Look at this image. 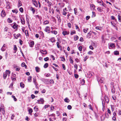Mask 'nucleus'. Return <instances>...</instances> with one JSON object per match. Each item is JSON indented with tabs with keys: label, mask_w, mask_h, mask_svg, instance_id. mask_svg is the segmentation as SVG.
<instances>
[{
	"label": "nucleus",
	"mask_w": 121,
	"mask_h": 121,
	"mask_svg": "<svg viewBox=\"0 0 121 121\" xmlns=\"http://www.w3.org/2000/svg\"><path fill=\"white\" fill-rule=\"evenodd\" d=\"M104 78L103 77L100 78V77H98L97 78V80L98 82L100 83H102L103 82Z\"/></svg>",
	"instance_id": "f257e3e1"
},
{
	"label": "nucleus",
	"mask_w": 121,
	"mask_h": 121,
	"mask_svg": "<svg viewBox=\"0 0 121 121\" xmlns=\"http://www.w3.org/2000/svg\"><path fill=\"white\" fill-rule=\"evenodd\" d=\"M104 99L106 102L107 104L108 103L109 101V99L108 97L107 96H106L105 95L104 96Z\"/></svg>",
	"instance_id": "f03ea898"
},
{
	"label": "nucleus",
	"mask_w": 121,
	"mask_h": 121,
	"mask_svg": "<svg viewBox=\"0 0 121 121\" xmlns=\"http://www.w3.org/2000/svg\"><path fill=\"white\" fill-rule=\"evenodd\" d=\"M6 45L5 44H4L1 48V50L2 51H5L6 50Z\"/></svg>",
	"instance_id": "7ed1b4c3"
},
{
	"label": "nucleus",
	"mask_w": 121,
	"mask_h": 121,
	"mask_svg": "<svg viewBox=\"0 0 121 121\" xmlns=\"http://www.w3.org/2000/svg\"><path fill=\"white\" fill-rule=\"evenodd\" d=\"M5 15L6 13L5 12V11L4 10H3L1 12V17H3L5 16Z\"/></svg>",
	"instance_id": "20e7f679"
},
{
	"label": "nucleus",
	"mask_w": 121,
	"mask_h": 121,
	"mask_svg": "<svg viewBox=\"0 0 121 121\" xmlns=\"http://www.w3.org/2000/svg\"><path fill=\"white\" fill-rule=\"evenodd\" d=\"M62 33L64 35H66L69 34V32H67L66 31H63Z\"/></svg>",
	"instance_id": "39448f33"
},
{
	"label": "nucleus",
	"mask_w": 121,
	"mask_h": 121,
	"mask_svg": "<svg viewBox=\"0 0 121 121\" xmlns=\"http://www.w3.org/2000/svg\"><path fill=\"white\" fill-rule=\"evenodd\" d=\"M90 6L91 9L92 10H94L95 9V5L93 4H90Z\"/></svg>",
	"instance_id": "423d86ee"
},
{
	"label": "nucleus",
	"mask_w": 121,
	"mask_h": 121,
	"mask_svg": "<svg viewBox=\"0 0 121 121\" xmlns=\"http://www.w3.org/2000/svg\"><path fill=\"white\" fill-rule=\"evenodd\" d=\"M18 25L15 23H14V25L12 27L14 29H16V28L17 29V26Z\"/></svg>",
	"instance_id": "0eeeda50"
},
{
	"label": "nucleus",
	"mask_w": 121,
	"mask_h": 121,
	"mask_svg": "<svg viewBox=\"0 0 121 121\" xmlns=\"http://www.w3.org/2000/svg\"><path fill=\"white\" fill-rule=\"evenodd\" d=\"M91 33L92 32L91 31H90L88 33L87 35V37L88 38H90V36L91 35Z\"/></svg>",
	"instance_id": "6e6552de"
},
{
	"label": "nucleus",
	"mask_w": 121,
	"mask_h": 121,
	"mask_svg": "<svg viewBox=\"0 0 121 121\" xmlns=\"http://www.w3.org/2000/svg\"><path fill=\"white\" fill-rule=\"evenodd\" d=\"M97 2L98 3H99L101 5H102V4L103 3H104L102 0H98Z\"/></svg>",
	"instance_id": "1a4fd4ad"
},
{
	"label": "nucleus",
	"mask_w": 121,
	"mask_h": 121,
	"mask_svg": "<svg viewBox=\"0 0 121 121\" xmlns=\"http://www.w3.org/2000/svg\"><path fill=\"white\" fill-rule=\"evenodd\" d=\"M56 17L58 19V21L60 22H61V19L60 18V16L59 15L57 14L56 15Z\"/></svg>",
	"instance_id": "9d476101"
},
{
	"label": "nucleus",
	"mask_w": 121,
	"mask_h": 121,
	"mask_svg": "<svg viewBox=\"0 0 121 121\" xmlns=\"http://www.w3.org/2000/svg\"><path fill=\"white\" fill-rule=\"evenodd\" d=\"M40 101L41 102L40 103V104H44V99L43 98H40Z\"/></svg>",
	"instance_id": "9b49d317"
},
{
	"label": "nucleus",
	"mask_w": 121,
	"mask_h": 121,
	"mask_svg": "<svg viewBox=\"0 0 121 121\" xmlns=\"http://www.w3.org/2000/svg\"><path fill=\"white\" fill-rule=\"evenodd\" d=\"M29 44L30 47H32L34 45V41H32Z\"/></svg>",
	"instance_id": "f8f14e48"
},
{
	"label": "nucleus",
	"mask_w": 121,
	"mask_h": 121,
	"mask_svg": "<svg viewBox=\"0 0 121 121\" xmlns=\"http://www.w3.org/2000/svg\"><path fill=\"white\" fill-rule=\"evenodd\" d=\"M35 70L37 72H39L40 71V68L38 67H36L35 68Z\"/></svg>",
	"instance_id": "ddd939ff"
},
{
	"label": "nucleus",
	"mask_w": 121,
	"mask_h": 121,
	"mask_svg": "<svg viewBox=\"0 0 121 121\" xmlns=\"http://www.w3.org/2000/svg\"><path fill=\"white\" fill-rule=\"evenodd\" d=\"M22 5V4L21 1L19 0L18 1V7H19Z\"/></svg>",
	"instance_id": "4468645a"
},
{
	"label": "nucleus",
	"mask_w": 121,
	"mask_h": 121,
	"mask_svg": "<svg viewBox=\"0 0 121 121\" xmlns=\"http://www.w3.org/2000/svg\"><path fill=\"white\" fill-rule=\"evenodd\" d=\"M32 77L31 76H29L28 78V81L29 82H31V81Z\"/></svg>",
	"instance_id": "2eb2a0df"
},
{
	"label": "nucleus",
	"mask_w": 121,
	"mask_h": 121,
	"mask_svg": "<svg viewBox=\"0 0 121 121\" xmlns=\"http://www.w3.org/2000/svg\"><path fill=\"white\" fill-rule=\"evenodd\" d=\"M7 74V75L9 76L10 75V71L9 70H7L5 72Z\"/></svg>",
	"instance_id": "dca6fc26"
},
{
	"label": "nucleus",
	"mask_w": 121,
	"mask_h": 121,
	"mask_svg": "<svg viewBox=\"0 0 121 121\" xmlns=\"http://www.w3.org/2000/svg\"><path fill=\"white\" fill-rule=\"evenodd\" d=\"M50 41L52 42V43H54L55 42V40L54 38H52L50 39Z\"/></svg>",
	"instance_id": "f3484780"
},
{
	"label": "nucleus",
	"mask_w": 121,
	"mask_h": 121,
	"mask_svg": "<svg viewBox=\"0 0 121 121\" xmlns=\"http://www.w3.org/2000/svg\"><path fill=\"white\" fill-rule=\"evenodd\" d=\"M85 83V81L83 79L81 80V83L82 85H84Z\"/></svg>",
	"instance_id": "a211bd4d"
},
{
	"label": "nucleus",
	"mask_w": 121,
	"mask_h": 121,
	"mask_svg": "<svg viewBox=\"0 0 121 121\" xmlns=\"http://www.w3.org/2000/svg\"><path fill=\"white\" fill-rule=\"evenodd\" d=\"M118 20L119 21V22H121V16L119 15L118 14Z\"/></svg>",
	"instance_id": "6ab92c4d"
},
{
	"label": "nucleus",
	"mask_w": 121,
	"mask_h": 121,
	"mask_svg": "<svg viewBox=\"0 0 121 121\" xmlns=\"http://www.w3.org/2000/svg\"><path fill=\"white\" fill-rule=\"evenodd\" d=\"M24 84L23 82H21L20 83V86L21 88H23L24 87Z\"/></svg>",
	"instance_id": "aec40b11"
},
{
	"label": "nucleus",
	"mask_w": 121,
	"mask_h": 121,
	"mask_svg": "<svg viewBox=\"0 0 121 121\" xmlns=\"http://www.w3.org/2000/svg\"><path fill=\"white\" fill-rule=\"evenodd\" d=\"M22 66V67H25V68H27V66L25 65V63L23 62L22 63L21 65Z\"/></svg>",
	"instance_id": "412c9836"
},
{
	"label": "nucleus",
	"mask_w": 121,
	"mask_h": 121,
	"mask_svg": "<svg viewBox=\"0 0 121 121\" xmlns=\"http://www.w3.org/2000/svg\"><path fill=\"white\" fill-rule=\"evenodd\" d=\"M30 9L31 11H32L33 14H34L35 12V10L34 8L31 7L30 8Z\"/></svg>",
	"instance_id": "4be33fe9"
},
{
	"label": "nucleus",
	"mask_w": 121,
	"mask_h": 121,
	"mask_svg": "<svg viewBox=\"0 0 121 121\" xmlns=\"http://www.w3.org/2000/svg\"><path fill=\"white\" fill-rule=\"evenodd\" d=\"M66 103H69V100L67 98H66L64 99Z\"/></svg>",
	"instance_id": "5701e85b"
},
{
	"label": "nucleus",
	"mask_w": 121,
	"mask_h": 121,
	"mask_svg": "<svg viewBox=\"0 0 121 121\" xmlns=\"http://www.w3.org/2000/svg\"><path fill=\"white\" fill-rule=\"evenodd\" d=\"M15 35V34H14V36L15 37V39H17L18 38V37H19L20 36H21V35L19 34H18L17 35V37H16L15 36H14V35Z\"/></svg>",
	"instance_id": "b1692460"
},
{
	"label": "nucleus",
	"mask_w": 121,
	"mask_h": 121,
	"mask_svg": "<svg viewBox=\"0 0 121 121\" xmlns=\"http://www.w3.org/2000/svg\"><path fill=\"white\" fill-rule=\"evenodd\" d=\"M7 75L5 73H3V77L4 79H5Z\"/></svg>",
	"instance_id": "393cba45"
},
{
	"label": "nucleus",
	"mask_w": 121,
	"mask_h": 121,
	"mask_svg": "<svg viewBox=\"0 0 121 121\" xmlns=\"http://www.w3.org/2000/svg\"><path fill=\"white\" fill-rule=\"evenodd\" d=\"M21 22L22 24L24 25L25 24V21L24 19H21Z\"/></svg>",
	"instance_id": "a878e982"
},
{
	"label": "nucleus",
	"mask_w": 121,
	"mask_h": 121,
	"mask_svg": "<svg viewBox=\"0 0 121 121\" xmlns=\"http://www.w3.org/2000/svg\"><path fill=\"white\" fill-rule=\"evenodd\" d=\"M114 52V54L115 55H118L119 54V52L118 51H115Z\"/></svg>",
	"instance_id": "bb28decb"
},
{
	"label": "nucleus",
	"mask_w": 121,
	"mask_h": 121,
	"mask_svg": "<svg viewBox=\"0 0 121 121\" xmlns=\"http://www.w3.org/2000/svg\"><path fill=\"white\" fill-rule=\"evenodd\" d=\"M48 66V63H46L44 65L43 67L45 68H47Z\"/></svg>",
	"instance_id": "cd10ccee"
},
{
	"label": "nucleus",
	"mask_w": 121,
	"mask_h": 121,
	"mask_svg": "<svg viewBox=\"0 0 121 121\" xmlns=\"http://www.w3.org/2000/svg\"><path fill=\"white\" fill-rule=\"evenodd\" d=\"M34 4L36 7H37L38 6V4L36 1L34 3Z\"/></svg>",
	"instance_id": "c85d7f7f"
},
{
	"label": "nucleus",
	"mask_w": 121,
	"mask_h": 121,
	"mask_svg": "<svg viewBox=\"0 0 121 121\" xmlns=\"http://www.w3.org/2000/svg\"><path fill=\"white\" fill-rule=\"evenodd\" d=\"M7 20L8 22L9 23H11L12 22V21L9 18H8Z\"/></svg>",
	"instance_id": "c756f323"
},
{
	"label": "nucleus",
	"mask_w": 121,
	"mask_h": 121,
	"mask_svg": "<svg viewBox=\"0 0 121 121\" xmlns=\"http://www.w3.org/2000/svg\"><path fill=\"white\" fill-rule=\"evenodd\" d=\"M51 33L52 34H54L55 35H56L57 33V32L55 30L52 31L51 32Z\"/></svg>",
	"instance_id": "7c9ffc66"
},
{
	"label": "nucleus",
	"mask_w": 121,
	"mask_h": 121,
	"mask_svg": "<svg viewBox=\"0 0 121 121\" xmlns=\"http://www.w3.org/2000/svg\"><path fill=\"white\" fill-rule=\"evenodd\" d=\"M24 33H25V34L26 36H28V31L27 30H25Z\"/></svg>",
	"instance_id": "2f4dec72"
},
{
	"label": "nucleus",
	"mask_w": 121,
	"mask_h": 121,
	"mask_svg": "<svg viewBox=\"0 0 121 121\" xmlns=\"http://www.w3.org/2000/svg\"><path fill=\"white\" fill-rule=\"evenodd\" d=\"M49 28V26L46 27V28L45 29V30H44L45 31L47 32H48V29Z\"/></svg>",
	"instance_id": "473e14b6"
},
{
	"label": "nucleus",
	"mask_w": 121,
	"mask_h": 121,
	"mask_svg": "<svg viewBox=\"0 0 121 121\" xmlns=\"http://www.w3.org/2000/svg\"><path fill=\"white\" fill-rule=\"evenodd\" d=\"M111 19L113 20H115V21H117V20L115 18V17L114 16H112L111 17Z\"/></svg>",
	"instance_id": "72a5a7b5"
},
{
	"label": "nucleus",
	"mask_w": 121,
	"mask_h": 121,
	"mask_svg": "<svg viewBox=\"0 0 121 121\" xmlns=\"http://www.w3.org/2000/svg\"><path fill=\"white\" fill-rule=\"evenodd\" d=\"M39 33L41 35V36L42 37V38H43L44 37V34L43 33L42 31H40L39 32Z\"/></svg>",
	"instance_id": "f704fd0d"
},
{
	"label": "nucleus",
	"mask_w": 121,
	"mask_h": 121,
	"mask_svg": "<svg viewBox=\"0 0 121 121\" xmlns=\"http://www.w3.org/2000/svg\"><path fill=\"white\" fill-rule=\"evenodd\" d=\"M78 36L77 35H76L75 36H74V40L75 41H76L78 39Z\"/></svg>",
	"instance_id": "c9c22d12"
},
{
	"label": "nucleus",
	"mask_w": 121,
	"mask_h": 121,
	"mask_svg": "<svg viewBox=\"0 0 121 121\" xmlns=\"http://www.w3.org/2000/svg\"><path fill=\"white\" fill-rule=\"evenodd\" d=\"M34 109L35 110V111H37L38 110V107L37 106H36L34 108Z\"/></svg>",
	"instance_id": "e433bc0d"
},
{
	"label": "nucleus",
	"mask_w": 121,
	"mask_h": 121,
	"mask_svg": "<svg viewBox=\"0 0 121 121\" xmlns=\"http://www.w3.org/2000/svg\"><path fill=\"white\" fill-rule=\"evenodd\" d=\"M29 113L30 114H31L33 111V110L32 109L30 108L29 109Z\"/></svg>",
	"instance_id": "4c0bfd02"
},
{
	"label": "nucleus",
	"mask_w": 121,
	"mask_h": 121,
	"mask_svg": "<svg viewBox=\"0 0 121 121\" xmlns=\"http://www.w3.org/2000/svg\"><path fill=\"white\" fill-rule=\"evenodd\" d=\"M110 46L112 48H113L115 46V44L114 43H111Z\"/></svg>",
	"instance_id": "58836bf2"
},
{
	"label": "nucleus",
	"mask_w": 121,
	"mask_h": 121,
	"mask_svg": "<svg viewBox=\"0 0 121 121\" xmlns=\"http://www.w3.org/2000/svg\"><path fill=\"white\" fill-rule=\"evenodd\" d=\"M77 10V9L76 8H75L74 9V13L75 15H77L78 14L77 12L76 11Z\"/></svg>",
	"instance_id": "ea45409f"
},
{
	"label": "nucleus",
	"mask_w": 121,
	"mask_h": 121,
	"mask_svg": "<svg viewBox=\"0 0 121 121\" xmlns=\"http://www.w3.org/2000/svg\"><path fill=\"white\" fill-rule=\"evenodd\" d=\"M89 56H86L84 58V61H85L88 58Z\"/></svg>",
	"instance_id": "a19ab883"
},
{
	"label": "nucleus",
	"mask_w": 121,
	"mask_h": 121,
	"mask_svg": "<svg viewBox=\"0 0 121 121\" xmlns=\"http://www.w3.org/2000/svg\"><path fill=\"white\" fill-rule=\"evenodd\" d=\"M49 106L50 105H46L44 107V109H46L47 108L49 107Z\"/></svg>",
	"instance_id": "79ce46f5"
},
{
	"label": "nucleus",
	"mask_w": 121,
	"mask_h": 121,
	"mask_svg": "<svg viewBox=\"0 0 121 121\" xmlns=\"http://www.w3.org/2000/svg\"><path fill=\"white\" fill-rule=\"evenodd\" d=\"M49 23V22L48 21L46 20L44 22V24L45 25H46L48 24Z\"/></svg>",
	"instance_id": "37998d69"
},
{
	"label": "nucleus",
	"mask_w": 121,
	"mask_h": 121,
	"mask_svg": "<svg viewBox=\"0 0 121 121\" xmlns=\"http://www.w3.org/2000/svg\"><path fill=\"white\" fill-rule=\"evenodd\" d=\"M67 108L68 109L70 110L72 108V107L70 105H68L67 106Z\"/></svg>",
	"instance_id": "c03bdc74"
},
{
	"label": "nucleus",
	"mask_w": 121,
	"mask_h": 121,
	"mask_svg": "<svg viewBox=\"0 0 121 121\" xmlns=\"http://www.w3.org/2000/svg\"><path fill=\"white\" fill-rule=\"evenodd\" d=\"M105 116L106 118H109V116L108 114L107 113H106L105 114Z\"/></svg>",
	"instance_id": "a18cd8bd"
},
{
	"label": "nucleus",
	"mask_w": 121,
	"mask_h": 121,
	"mask_svg": "<svg viewBox=\"0 0 121 121\" xmlns=\"http://www.w3.org/2000/svg\"><path fill=\"white\" fill-rule=\"evenodd\" d=\"M69 60L70 61V63H71L72 64L73 62V60H72L71 57H70L69 58Z\"/></svg>",
	"instance_id": "49530a36"
},
{
	"label": "nucleus",
	"mask_w": 121,
	"mask_h": 121,
	"mask_svg": "<svg viewBox=\"0 0 121 121\" xmlns=\"http://www.w3.org/2000/svg\"><path fill=\"white\" fill-rule=\"evenodd\" d=\"M75 27L76 29H78V31L80 29L79 28L78 25L76 24H75Z\"/></svg>",
	"instance_id": "de8ad7c7"
},
{
	"label": "nucleus",
	"mask_w": 121,
	"mask_h": 121,
	"mask_svg": "<svg viewBox=\"0 0 121 121\" xmlns=\"http://www.w3.org/2000/svg\"><path fill=\"white\" fill-rule=\"evenodd\" d=\"M92 17H94L95 16V12H92Z\"/></svg>",
	"instance_id": "09e8293b"
},
{
	"label": "nucleus",
	"mask_w": 121,
	"mask_h": 121,
	"mask_svg": "<svg viewBox=\"0 0 121 121\" xmlns=\"http://www.w3.org/2000/svg\"><path fill=\"white\" fill-rule=\"evenodd\" d=\"M6 5H7V6L10 7V6H9V5L10 4V3L8 1H6Z\"/></svg>",
	"instance_id": "8fccbe9b"
},
{
	"label": "nucleus",
	"mask_w": 121,
	"mask_h": 121,
	"mask_svg": "<svg viewBox=\"0 0 121 121\" xmlns=\"http://www.w3.org/2000/svg\"><path fill=\"white\" fill-rule=\"evenodd\" d=\"M59 42H57L56 43V44H57V47L58 48H60V46L59 45Z\"/></svg>",
	"instance_id": "3c124183"
},
{
	"label": "nucleus",
	"mask_w": 121,
	"mask_h": 121,
	"mask_svg": "<svg viewBox=\"0 0 121 121\" xmlns=\"http://www.w3.org/2000/svg\"><path fill=\"white\" fill-rule=\"evenodd\" d=\"M12 97L13 98L14 100L15 101H17V99L16 98L15 96L13 95L12 96Z\"/></svg>",
	"instance_id": "603ef678"
},
{
	"label": "nucleus",
	"mask_w": 121,
	"mask_h": 121,
	"mask_svg": "<svg viewBox=\"0 0 121 121\" xmlns=\"http://www.w3.org/2000/svg\"><path fill=\"white\" fill-rule=\"evenodd\" d=\"M19 10L21 13H23V10L22 8H20Z\"/></svg>",
	"instance_id": "864d4df0"
},
{
	"label": "nucleus",
	"mask_w": 121,
	"mask_h": 121,
	"mask_svg": "<svg viewBox=\"0 0 121 121\" xmlns=\"http://www.w3.org/2000/svg\"><path fill=\"white\" fill-rule=\"evenodd\" d=\"M14 50H15L16 51H17V47L16 45H14Z\"/></svg>",
	"instance_id": "5fc2aeb1"
},
{
	"label": "nucleus",
	"mask_w": 121,
	"mask_h": 121,
	"mask_svg": "<svg viewBox=\"0 0 121 121\" xmlns=\"http://www.w3.org/2000/svg\"><path fill=\"white\" fill-rule=\"evenodd\" d=\"M49 3H48V7H50L51 6V5L52 3L51 2H49Z\"/></svg>",
	"instance_id": "6e6d98bb"
},
{
	"label": "nucleus",
	"mask_w": 121,
	"mask_h": 121,
	"mask_svg": "<svg viewBox=\"0 0 121 121\" xmlns=\"http://www.w3.org/2000/svg\"><path fill=\"white\" fill-rule=\"evenodd\" d=\"M63 14L65 16H66V14H67V12L65 11H63Z\"/></svg>",
	"instance_id": "4d7b16f0"
},
{
	"label": "nucleus",
	"mask_w": 121,
	"mask_h": 121,
	"mask_svg": "<svg viewBox=\"0 0 121 121\" xmlns=\"http://www.w3.org/2000/svg\"><path fill=\"white\" fill-rule=\"evenodd\" d=\"M82 47L81 46H80L79 47L78 49L80 51H82Z\"/></svg>",
	"instance_id": "13d9d810"
},
{
	"label": "nucleus",
	"mask_w": 121,
	"mask_h": 121,
	"mask_svg": "<svg viewBox=\"0 0 121 121\" xmlns=\"http://www.w3.org/2000/svg\"><path fill=\"white\" fill-rule=\"evenodd\" d=\"M74 77L76 78H77L78 77V75L77 74H74Z\"/></svg>",
	"instance_id": "bf43d9fd"
},
{
	"label": "nucleus",
	"mask_w": 121,
	"mask_h": 121,
	"mask_svg": "<svg viewBox=\"0 0 121 121\" xmlns=\"http://www.w3.org/2000/svg\"><path fill=\"white\" fill-rule=\"evenodd\" d=\"M100 12H102V10L100 7H98L97 9Z\"/></svg>",
	"instance_id": "052dcab7"
},
{
	"label": "nucleus",
	"mask_w": 121,
	"mask_h": 121,
	"mask_svg": "<svg viewBox=\"0 0 121 121\" xmlns=\"http://www.w3.org/2000/svg\"><path fill=\"white\" fill-rule=\"evenodd\" d=\"M49 59V58L48 57H47L44 58V60L45 61H47Z\"/></svg>",
	"instance_id": "680f3d73"
},
{
	"label": "nucleus",
	"mask_w": 121,
	"mask_h": 121,
	"mask_svg": "<svg viewBox=\"0 0 121 121\" xmlns=\"http://www.w3.org/2000/svg\"><path fill=\"white\" fill-rule=\"evenodd\" d=\"M60 58H61V59H62L61 60V61H65V58L64 57H60Z\"/></svg>",
	"instance_id": "e2e57ef3"
},
{
	"label": "nucleus",
	"mask_w": 121,
	"mask_h": 121,
	"mask_svg": "<svg viewBox=\"0 0 121 121\" xmlns=\"http://www.w3.org/2000/svg\"><path fill=\"white\" fill-rule=\"evenodd\" d=\"M51 57L52 59L53 60H55L54 56L53 55H51Z\"/></svg>",
	"instance_id": "0e129e2a"
},
{
	"label": "nucleus",
	"mask_w": 121,
	"mask_h": 121,
	"mask_svg": "<svg viewBox=\"0 0 121 121\" xmlns=\"http://www.w3.org/2000/svg\"><path fill=\"white\" fill-rule=\"evenodd\" d=\"M75 33V30L73 31H71V35H73V34Z\"/></svg>",
	"instance_id": "69168bd1"
},
{
	"label": "nucleus",
	"mask_w": 121,
	"mask_h": 121,
	"mask_svg": "<svg viewBox=\"0 0 121 121\" xmlns=\"http://www.w3.org/2000/svg\"><path fill=\"white\" fill-rule=\"evenodd\" d=\"M14 117V114H12L11 117V120H13Z\"/></svg>",
	"instance_id": "338daca9"
},
{
	"label": "nucleus",
	"mask_w": 121,
	"mask_h": 121,
	"mask_svg": "<svg viewBox=\"0 0 121 121\" xmlns=\"http://www.w3.org/2000/svg\"><path fill=\"white\" fill-rule=\"evenodd\" d=\"M93 53V52H92V51H89L88 53V54L89 55H91V54H92Z\"/></svg>",
	"instance_id": "774afa93"
}]
</instances>
